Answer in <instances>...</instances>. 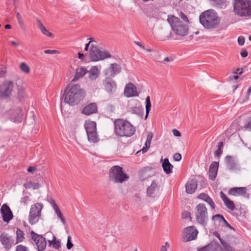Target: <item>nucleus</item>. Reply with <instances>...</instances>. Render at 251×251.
Here are the masks:
<instances>
[{"instance_id": "nucleus-1", "label": "nucleus", "mask_w": 251, "mask_h": 251, "mask_svg": "<svg viewBox=\"0 0 251 251\" xmlns=\"http://www.w3.org/2000/svg\"><path fill=\"white\" fill-rule=\"evenodd\" d=\"M69 84L65 88L63 96L64 102L70 105L77 104L85 97L84 91L80 88L79 84H74L70 87Z\"/></svg>"}, {"instance_id": "nucleus-2", "label": "nucleus", "mask_w": 251, "mask_h": 251, "mask_svg": "<svg viewBox=\"0 0 251 251\" xmlns=\"http://www.w3.org/2000/svg\"><path fill=\"white\" fill-rule=\"evenodd\" d=\"M114 125V132L118 137H129L135 132V128L129 122L123 119L115 120Z\"/></svg>"}, {"instance_id": "nucleus-3", "label": "nucleus", "mask_w": 251, "mask_h": 251, "mask_svg": "<svg viewBox=\"0 0 251 251\" xmlns=\"http://www.w3.org/2000/svg\"><path fill=\"white\" fill-rule=\"evenodd\" d=\"M199 20L200 23L207 29L215 28L220 23L217 13L212 9L201 13L199 17Z\"/></svg>"}, {"instance_id": "nucleus-4", "label": "nucleus", "mask_w": 251, "mask_h": 251, "mask_svg": "<svg viewBox=\"0 0 251 251\" xmlns=\"http://www.w3.org/2000/svg\"><path fill=\"white\" fill-rule=\"evenodd\" d=\"M233 7L237 15L251 18V0H234Z\"/></svg>"}, {"instance_id": "nucleus-5", "label": "nucleus", "mask_w": 251, "mask_h": 251, "mask_svg": "<svg viewBox=\"0 0 251 251\" xmlns=\"http://www.w3.org/2000/svg\"><path fill=\"white\" fill-rule=\"evenodd\" d=\"M173 31L177 35L186 36L188 33L189 28L187 25L184 24L180 20L174 16H168L167 19Z\"/></svg>"}, {"instance_id": "nucleus-6", "label": "nucleus", "mask_w": 251, "mask_h": 251, "mask_svg": "<svg viewBox=\"0 0 251 251\" xmlns=\"http://www.w3.org/2000/svg\"><path fill=\"white\" fill-rule=\"evenodd\" d=\"M109 180L115 183H122L127 180L129 176L124 172L122 167L115 165L109 170Z\"/></svg>"}, {"instance_id": "nucleus-7", "label": "nucleus", "mask_w": 251, "mask_h": 251, "mask_svg": "<svg viewBox=\"0 0 251 251\" xmlns=\"http://www.w3.org/2000/svg\"><path fill=\"white\" fill-rule=\"evenodd\" d=\"M195 215L198 223L204 226H207L208 221L207 209L204 203H201L196 206Z\"/></svg>"}, {"instance_id": "nucleus-8", "label": "nucleus", "mask_w": 251, "mask_h": 251, "mask_svg": "<svg viewBox=\"0 0 251 251\" xmlns=\"http://www.w3.org/2000/svg\"><path fill=\"white\" fill-rule=\"evenodd\" d=\"M111 54L107 51L100 50L97 46L92 44L89 52L90 59L92 61H98L109 58Z\"/></svg>"}, {"instance_id": "nucleus-9", "label": "nucleus", "mask_w": 251, "mask_h": 251, "mask_svg": "<svg viewBox=\"0 0 251 251\" xmlns=\"http://www.w3.org/2000/svg\"><path fill=\"white\" fill-rule=\"evenodd\" d=\"M14 86V82L11 80L5 81L0 85V99L5 100L9 98Z\"/></svg>"}, {"instance_id": "nucleus-10", "label": "nucleus", "mask_w": 251, "mask_h": 251, "mask_svg": "<svg viewBox=\"0 0 251 251\" xmlns=\"http://www.w3.org/2000/svg\"><path fill=\"white\" fill-rule=\"evenodd\" d=\"M198 233V231L194 226H190L185 228L183 234V242H187L195 240Z\"/></svg>"}, {"instance_id": "nucleus-11", "label": "nucleus", "mask_w": 251, "mask_h": 251, "mask_svg": "<svg viewBox=\"0 0 251 251\" xmlns=\"http://www.w3.org/2000/svg\"><path fill=\"white\" fill-rule=\"evenodd\" d=\"M9 119L15 123H21L24 115L23 110L20 107L11 109L7 112Z\"/></svg>"}, {"instance_id": "nucleus-12", "label": "nucleus", "mask_w": 251, "mask_h": 251, "mask_svg": "<svg viewBox=\"0 0 251 251\" xmlns=\"http://www.w3.org/2000/svg\"><path fill=\"white\" fill-rule=\"evenodd\" d=\"M30 234L32 236V240L38 247V251H44L47 246V242L45 238L42 235L36 233L33 231H31Z\"/></svg>"}, {"instance_id": "nucleus-13", "label": "nucleus", "mask_w": 251, "mask_h": 251, "mask_svg": "<svg viewBox=\"0 0 251 251\" xmlns=\"http://www.w3.org/2000/svg\"><path fill=\"white\" fill-rule=\"evenodd\" d=\"M0 242L4 248L9 251L14 243V240L12 236H9L7 233H1L0 235Z\"/></svg>"}, {"instance_id": "nucleus-14", "label": "nucleus", "mask_w": 251, "mask_h": 251, "mask_svg": "<svg viewBox=\"0 0 251 251\" xmlns=\"http://www.w3.org/2000/svg\"><path fill=\"white\" fill-rule=\"evenodd\" d=\"M0 212L2 220L6 223H9L13 218V213L6 203H4L1 206Z\"/></svg>"}, {"instance_id": "nucleus-15", "label": "nucleus", "mask_w": 251, "mask_h": 251, "mask_svg": "<svg viewBox=\"0 0 251 251\" xmlns=\"http://www.w3.org/2000/svg\"><path fill=\"white\" fill-rule=\"evenodd\" d=\"M247 189L245 187H233L229 189L228 191V194L234 196L238 195L244 196L246 195V197L249 198L250 194H247Z\"/></svg>"}, {"instance_id": "nucleus-16", "label": "nucleus", "mask_w": 251, "mask_h": 251, "mask_svg": "<svg viewBox=\"0 0 251 251\" xmlns=\"http://www.w3.org/2000/svg\"><path fill=\"white\" fill-rule=\"evenodd\" d=\"M103 84L105 89L108 93H111L116 91L117 88L116 83L111 78L106 77L104 80Z\"/></svg>"}, {"instance_id": "nucleus-17", "label": "nucleus", "mask_w": 251, "mask_h": 251, "mask_svg": "<svg viewBox=\"0 0 251 251\" xmlns=\"http://www.w3.org/2000/svg\"><path fill=\"white\" fill-rule=\"evenodd\" d=\"M124 94L127 98L138 96L136 88L132 83H129L126 85Z\"/></svg>"}, {"instance_id": "nucleus-18", "label": "nucleus", "mask_w": 251, "mask_h": 251, "mask_svg": "<svg viewBox=\"0 0 251 251\" xmlns=\"http://www.w3.org/2000/svg\"><path fill=\"white\" fill-rule=\"evenodd\" d=\"M159 188L155 180L152 181L151 185L147 189V196L151 198H154L158 193Z\"/></svg>"}, {"instance_id": "nucleus-19", "label": "nucleus", "mask_w": 251, "mask_h": 251, "mask_svg": "<svg viewBox=\"0 0 251 251\" xmlns=\"http://www.w3.org/2000/svg\"><path fill=\"white\" fill-rule=\"evenodd\" d=\"M219 162L214 161L210 165L209 168V178L212 180H215L217 175L219 168Z\"/></svg>"}, {"instance_id": "nucleus-20", "label": "nucleus", "mask_w": 251, "mask_h": 251, "mask_svg": "<svg viewBox=\"0 0 251 251\" xmlns=\"http://www.w3.org/2000/svg\"><path fill=\"white\" fill-rule=\"evenodd\" d=\"M198 186V181L196 179H192L189 180L185 185L186 192L187 194H192L194 193Z\"/></svg>"}, {"instance_id": "nucleus-21", "label": "nucleus", "mask_w": 251, "mask_h": 251, "mask_svg": "<svg viewBox=\"0 0 251 251\" xmlns=\"http://www.w3.org/2000/svg\"><path fill=\"white\" fill-rule=\"evenodd\" d=\"M98 107L96 103H90L86 105L82 110V113L86 115H90L97 112Z\"/></svg>"}, {"instance_id": "nucleus-22", "label": "nucleus", "mask_w": 251, "mask_h": 251, "mask_svg": "<svg viewBox=\"0 0 251 251\" xmlns=\"http://www.w3.org/2000/svg\"><path fill=\"white\" fill-rule=\"evenodd\" d=\"M225 163L227 168L229 170H234L236 168L237 162L231 156L227 155L225 157Z\"/></svg>"}, {"instance_id": "nucleus-23", "label": "nucleus", "mask_w": 251, "mask_h": 251, "mask_svg": "<svg viewBox=\"0 0 251 251\" xmlns=\"http://www.w3.org/2000/svg\"><path fill=\"white\" fill-rule=\"evenodd\" d=\"M161 161H162V167L164 172L166 174H171L173 172V165L170 163L169 159L166 158L163 160L161 159Z\"/></svg>"}, {"instance_id": "nucleus-24", "label": "nucleus", "mask_w": 251, "mask_h": 251, "mask_svg": "<svg viewBox=\"0 0 251 251\" xmlns=\"http://www.w3.org/2000/svg\"><path fill=\"white\" fill-rule=\"evenodd\" d=\"M36 23H37V26H38V28L40 29V30H41V31L42 32V33L43 34H44V35H45L48 37H50L51 38H53L54 35L52 33L50 32L44 26V25H43V24H42V23L40 20H39V19L37 18L36 19Z\"/></svg>"}, {"instance_id": "nucleus-25", "label": "nucleus", "mask_w": 251, "mask_h": 251, "mask_svg": "<svg viewBox=\"0 0 251 251\" xmlns=\"http://www.w3.org/2000/svg\"><path fill=\"white\" fill-rule=\"evenodd\" d=\"M43 206V205L42 203H36L31 205L29 212H32L33 214L41 216V212Z\"/></svg>"}, {"instance_id": "nucleus-26", "label": "nucleus", "mask_w": 251, "mask_h": 251, "mask_svg": "<svg viewBox=\"0 0 251 251\" xmlns=\"http://www.w3.org/2000/svg\"><path fill=\"white\" fill-rule=\"evenodd\" d=\"M96 123L94 121H86L85 122V128L86 132H93L97 131Z\"/></svg>"}, {"instance_id": "nucleus-27", "label": "nucleus", "mask_w": 251, "mask_h": 251, "mask_svg": "<svg viewBox=\"0 0 251 251\" xmlns=\"http://www.w3.org/2000/svg\"><path fill=\"white\" fill-rule=\"evenodd\" d=\"M110 72V75L112 77L118 74L121 71V67L117 63L111 64L109 68Z\"/></svg>"}, {"instance_id": "nucleus-28", "label": "nucleus", "mask_w": 251, "mask_h": 251, "mask_svg": "<svg viewBox=\"0 0 251 251\" xmlns=\"http://www.w3.org/2000/svg\"><path fill=\"white\" fill-rule=\"evenodd\" d=\"M224 217L219 214L213 215L212 217V220L213 221L215 226L222 225L225 220Z\"/></svg>"}, {"instance_id": "nucleus-29", "label": "nucleus", "mask_w": 251, "mask_h": 251, "mask_svg": "<svg viewBox=\"0 0 251 251\" xmlns=\"http://www.w3.org/2000/svg\"><path fill=\"white\" fill-rule=\"evenodd\" d=\"M88 77L91 80H94L98 76L99 71L97 66H93L89 71Z\"/></svg>"}, {"instance_id": "nucleus-30", "label": "nucleus", "mask_w": 251, "mask_h": 251, "mask_svg": "<svg viewBox=\"0 0 251 251\" xmlns=\"http://www.w3.org/2000/svg\"><path fill=\"white\" fill-rule=\"evenodd\" d=\"M132 113L142 115L144 112V108L139 104L136 103L134 106L131 108Z\"/></svg>"}, {"instance_id": "nucleus-31", "label": "nucleus", "mask_w": 251, "mask_h": 251, "mask_svg": "<svg viewBox=\"0 0 251 251\" xmlns=\"http://www.w3.org/2000/svg\"><path fill=\"white\" fill-rule=\"evenodd\" d=\"M151 171V169L149 167H144V168L142 169L139 173L140 178L143 180H144L149 177L151 175H148V173Z\"/></svg>"}, {"instance_id": "nucleus-32", "label": "nucleus", "mask_w": 251, "mask_h": 251, "mask_svg": "<svg viewBox=\"0 0 251 251\" xmlns=\"http://www.w3.org/2000/svg\"><path fill=\"white\" fill-rule=\"evenodd\" d=\"M88 141L92 143H96L99 141L97 131L87 133Z\"/></svg>"}, {"instance_id": "nucleus-33", "label": "nucleus", "mask_w": 251, "mask_h": 251, "mask_svg": "<svg viewBox=\"0 0 251 251\" xmlns=\"http://www.w3.org/2000/svg\"><path fill=\"white\" fill-rule=\"evenodd\" d=\"M16 242L15 244H18L20 242H22L25 239V233L23 231L21 230L20 228H17L16 231Z\"/></svg>"}, {"instance_id": "nucleus-34", "label": "nucleus", "mask_w": 251, "mask_h": 251, "mask_svg": "<svg viewBox=\"0 0 251 251\" xmlns=\"http://www.w3.org/2000/svg\"><path fill=\"white\" fill-rule=\"evenodd\" d=\"M40 216L33 214L32 212H29L28 216V221L30 224L33 225L39 221Z\"/></svg>"}, {"instance_id": "nucleus-35", "label": "nucleus", "mask_w": 251, "mask_h": 251, "mask_svg": "<svg viewBox=\"0 0 251 251\" xmlns=\"http://www.w3.org/2000/svg\"><path fill=\"white\" fill-rule=\"evenodd\" d=\"M24 186L25 188H32L34 190L38 189L41 187V185L39 183H35L31 181H29L27 184L25 183Z\"/></svg>"}, {"instance_id": "nucleus-36", "label": "nucleus", "mask_w": 251, "mask_h": 251, "mask_svg": "<svg viewBox=\"0 0 251 251\" xmlns=\"http://www.w3.org/2000/svg\"><path fill=\"white\" fill-rule=\"evenodd\" d=\"M151 104L150 100V97L148 96L146 99V116L145 119H146L150 113V111L151 109Z\"/></svg>"}, {"instance_id": "nucleus-37", "label": "nucleus", "mask_w": 251, "mask_h": 251, "mask_svg": "<svg viewBox=\"0 0 251 251\" xmlns=\"http://www.w3.org/2000/svg\"><path fill=\"white\" fill-rule=\"evenodd\" d=\"M207 246H209V251H218L219 248H221V246L218 242H211L207 245Z\"/></svg>"}, {"instance_id": "nucleus-38", "label": "nucleus", "mask_w": 251, "mask_h": 251, "mask_svg": "<svg viewBox=\"0 0 251 251\" xmlns=\"http://www.w3.org/2000/svg\"><path fill=\"white\" fill-rule=\"evenodd\" d=\"M224 204L228 209L231 211H233L235 209V205L234 202L229 199H228L227 201L224 203Z\"/></svg>"}, {"instance_id": "nucleus-39", "label": "nucleus", "mask_w": 251, "mask_h": 251, "mask_svg": "<svg viewBox=\"0 0 251 251\" xmlns=\"http://www.w3.org/2000/svg\"><path fill=\"white\" fill-rule=\"evenodd\" d=\"M221 244L223 246V248H221L222 251H234V249L226 241L224 242L221 241Z\"/></svg>"}, {"instance_id": "nucleus-40", "label": "nucleus", "mask_w": 251, "mask_h": 251, "mask_svg": "<svg viewBox=\"0 0 251 251\" xmlns=\"http://www.w3.org/2000/svg\"><path fill=\"white\" fill-rule=\"evenodd\" d=\"M21 70L24 73L27 74L30 72L28 66L25 62H22L20 65Z\"/></svg>"}, {"instance_id": "nucleus-41", "label": "nucleus", "mask_w": 251, "mask_h": 251, "mask_svg": "<svg viewBox=\"0 0 251 251\" xmlns=\"http://www.w3.org/2000/svg\"><path fill=\"white\" fill-rule=\"evenodd\" d=\"M53 240L54 241L52 243L53 247L55 249H59L61 247L60 241L56 240V238L54 235H53Z\"/></svg>"}, {"instance_id": "nucleus-42", "label": "nucleus", "mask_w": 251, "mask_h": 251, "mask_svg": "<svg viewBox=\"0 0 251 251\" xmlns=\"http://www.w3.org/2000/svg\"><path fill=\"white\" fill-rule=\"evenodd\" d=\"M16 17L18 22V23L21 28H23L24 27V23L22 19V16L20 14L19 12H17L16 13Z\"/></svg>"}, {"instance_id": "nucleus-43", "label": "nucleus", "mask_w": 251, "mask_h": 251, "mask_svg": "<svg viewBox=\"0 0 251 251\" xmlns=\"http://www.w3.org/2000/svg\"><path fill=\"white\" fill-rule=\"evenodd\" d=\"M198 198L205 202V201H207L210 198V197L208 196V195L204 193H202L198 196Z\"/></svg>"}, {"instance_id": "nucleus-44", "label": "nucleus", "mask_w": 251, "mask_h": 251, "mask_svg": "<svg viewBox=\"0 0 251 251\" xmlns=\"http://www.w3.org/2000/svg\"><path fill=\"white\" fill-rule=\"evenodd\" d=\"M178 15L179 17L184 22L187 23H189V20L187 17V16L182 11H180Z\"/></svg>"}, {"instance_id": "nucleus-45", "label": "nucleus", "mask_w": 251, "mask_h": 251, "mask_svg": "<svg viewBox=\"0 0 251 251\" xmlns=\"http://www.w3.org/2000/svg\"><path fill=\"white\" fill-rule=\"evenodd\" d=\"M77 72L79 74V76H83L85 75L87 73H88V71L84 67H81L79 70H77Z\"/></svg>"}, {"instance_id": "nucleus-46", "label": "nucleus", "mask_w": 251, "mask_h": 251, "mask_svg": "<svg viewBox=\"0 0 251 251\" xmlns=\"http://www.w3.org/2000/svg\"><path fill=\"white\" fill-rule=\"evenodd\" d=\"M53 209L58 217H60L63 215L59 208H58L57 205L56 203H54L53 205Z\"/></svg>"}, {"instance_id": "nucleus-47", "label": "nucleus", "mask_w": 251, "mask_h": 251, "mask_svg": "<svg viewBox=\"0 0 251 251\" xmlns=\"http://www.w3.org/2000/svg\"><path fill=\"white\" fill-rule=\"evenodd\" d=\"M205 202H207L210 205L212 210H214L215 209L216 205L215 204V203L214 202V201L210 197L207 201H206Z\"/></svg>"}, {"instance_id": "nucleus-48", "label": "nucleus", "mask_w": 251, "mask_h": 251, "mask_svg": "<svg viewBox=\"0 0 251 251\" xmlns=\"http://www.w3.org/2000/svg\"><path fill=\"white\" fill-rule=\"evenodd\" d=\"M16 251H28V249L25 246L19 245L16 247Z\"/></svg>"}, {"instance_id": "nucleus-49", "label": "nucleus", "mask_w": 251, "mask_h": 251, "mask_svg": "<svg viewBox=\"0 0 251 251\" xmlns=\"http://www.w3.org/2000/svg\"><path fill=\"white\" fill-rule=\"evenodd\" d=\"M73 246L74 245L71 241V237L69 236L68 237L67 242L66 244L67 248L68 250H71L73 247Z\"/></svg>"}, {"instance_id": "nucleus-50", "label": "nucleus", "mask_w": 251, "mask_h": 251, "mask_svg": "<svg viewBox=\"0 0 251 251\" xmlns=\"http://www.w3.org/2000/svg\"><path fill=\"white\" fill-rule=\"evenodd\" d=\"M182 218L183 219H189L191 220V213L188 211H184L182 213Z\"/></svg>"}, {"instance_id": "nucleus-51", "label": "nucleus", "mask_w": 251, "mask_h": 251, "mask_svg": "<svg viewBox=\"0 0 251 251\" xmlns=\"http://www.w3.org/2000/svg\"><path fill=\"white\" fill-rule=\"evenodd\" d=\"M89 40H90L89 42L85 45V47L84 48L85 51H88L89 47L91 44L92 45V44H94V43H96L95 42V41L93 39V38H89Z\"/></svg>"}, {"instance_id": "nucleus-52", "label": "nucleus", "mask_w": 251, "mask_h": 251, "mask_svg": "<svg viewBox=\"0 0 251 251\" xmlns=\"http://www.w3.org/2000/svg\"><path fill=\"white\" fill-rule=\"evenodd\" d=\"M244 128L246 130L251 131V117L248 123L244 126Z\"/></svg>"}, {"instance_id": "nucleus-53", "label": "nucleus", "mask_w": 251, "mask_h": 251, "mask_svg": "<svg viewBox=\"0 0 251 251\" xmlns=\"http://www.w3.org/2000/svg\"><path fill=\"white\" fill-rule=\"evenodd\" d=\"M245 38L240 36L238 38V43L240 46H243L245 43Z\"/></svg>"}, {"instance_id": "nucleus-54", "label": "nucleus", "mask_w": 251, "mask_h": 251, "mask_svg": "<svg viewBox=\"0 0 251 251\" xmlns=\"http://www.w3.org/2000/svg\"><path fill=\"white\" fill-rule=\"evenodd\" d=\"M222 226L227 227L231 229H233L235 230V229L233 227H232L225 219L224 222H223L222 225Z\"/></svg>"}, {"instance_id": "nucleus-55", "label": "nucleus", "mask_w": 251, "mask_h": 251, "mask_svg": "<svg viewBox=\"0 0 251 251\" xmlns=\"http://www.w3.org/2000/svg\"><path fill=\"white\" fill-rule=\"evenodd\" d=\"M220 195L221 198L223 200L224 203H225L228 199V198L226 197V196L225 194V193L223 191H221L220 192Z\"/></svg>"}, {"instance_id": "nucleus-56", "label": "nucleus", "mask_w": 251, "mask_h": 251, "mask_svg": "<svg viewBox=\"0 0 251 251\" xmlns=\"http://www.w3.org/2000/svg\"><path fill=\"white\" fill-rule=\"evenodd\" d=\"M182 158V156L179 153H176L174 155V159L176 161H180Z\"/></svg>"}, {"instance_id": "nucleus-57", "label": "nucleus", "mask_w": 251, "mask_h": 251, "mask_svg": "<svg viewBox=\"0 0 251 251\" xmlns=\"http://www.w3.org/2000/svg\"><path fill=\"white\" fill-rule=\"evenodd\" d=\"M36 170H37V167L36 166H30L27 169L28 172L32 174H33Z\"/></svg>"}, {"instance_id": "nucleus-58", "label": "nucleus", "mask_w": 251, "mask_h": 251, "mask_svg": "<svg viewBox=\"0 0 251 251\" xmlns=\"http://www.w3.org/2000/svg\"><path fill=\"white\" fill-rule=\"evenodd\" d=\"M44 53L46 54H56L58 53V51L57 50H44Z\"/></svg>"}, {"instance_id": "nucleus-59", "label": "nucleus", "mask_w": 251, "mask_h": 251, "mask_svg": "<svg viewBox=\"0 0 251 251\" xmlns=\"http://www.w3.org/2000/svg\"><path fill=\"white\" fill-rule=\"evenodd\" d=\"M213 235L215 236V237H216L217 238H218L219 240V241H220V243H221V241L222 242H224V241H225V240H224L222 238H221V236H220V234L218 233V231H214L213 233Z\"/></svg>"}, {"instance_id": "nucleus-60", "label": "nucleus", "mask_w": 251, "mask_h": 251, "mask_svg": "<svg viewBox=\"0 0 251 251\" xmlns=\"http://www.w3.org/2000/svg\"><path fill=\"white\" fill-rule=\"evenodd\" d=\"M29 200V197L27 196H25L24 197L22 198L21 200V202L25 205L26 203V201Z\"/></svg>"}, {"instance_id": "nucleus-61", "label": "nucleus", "mask_w": 251, "mask_h": 251, "mask_svg": "<svg viewBox=\"0 0 251 251\" xmlns=\"http://www.w3.org/2000/svg\"><path fill=\"white\" fill-rule=\"evenodd\" d=\"M173 133L175 136L179 137L181 136V133L177 129H174L173 130Z\"/></svg>"}, {"instance_id": "nucleus-62", "label": "nucleus", "mask_w": 251, "mask_h": 251, "mask_svg": "<svg viewBox=\"0 0 251 251\" xmlns=\"http://www.w3.org/2000/svg\"><path fill=\"white\" fill-rule=\"evenodd\" d=\"M248 55V51L246 50H242V51L241 52V56L243 58L246 57Z\"/></svg>"}, {"instance_id": "nucleus-63", "label": "nucleus", "mask_w": 251, "mask_h": 251, "mask_svg": "<svg viewBox=\"0 0 251 251\" xmlns=\"http://www.w3.org/2000/svg\"><path fill=\"white\" fill-rule=\"evenodd\" d=\"M209 246L207 245L203 247L200 248L198 250V251H209Z\"/></svg>"}, {"instance_id": "nucleus-64", "label": "nucleus", "mask_w": 251, "mask_h": 251, "mask_svg": "<svg viewBox=\"0 0 251 251\" xmlns=\"http://www.w3.org/2000/svg\"><path fill=\"white\" fill-rule=\"evenodd\" d=\"M251 93V86L248 88V91L247 92L246 96V99L247 100H249Z\"/></svg>"}]
</instances>
